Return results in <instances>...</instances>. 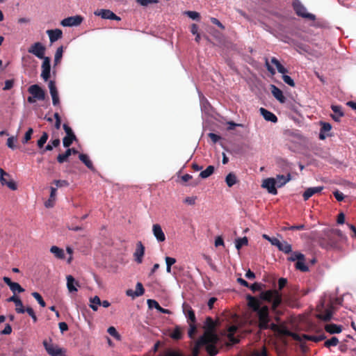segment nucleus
<instances>
[{"label": "nucleus", "mask_w": 356, "mask_h": 356, "mask_svg": "<svg viewBox=\"0 0 356 356\" xmlns=\"http://www.w3.org/2000/svg\"><path fill=\"white\" fill-rule=\"evenodd\" d=\"M346 241V236L340 229H327L323 232L318 243L321 248L327 250H340Z\"/></svg>", "instance_id": "f257e3e1"}, {"label": "nucleus", "mask_w": 356, "mask_h": 356, "mask_svg": "<svg viewBox=\"0 0 356 356\" xmlns=\"http://www.w3.org/2000/svg\"><path fill=\"white\" fill-rule=\"evenodd\" d=\"M49 135L47 132H43L41 137L37 142V145L39 148H42L48 140Z\"/></svg>", "instance_id": "8fccbe9b"}, {"label": "nucleus", "mask_w": 356, "mask_h": 356, "mask_svg": "<svg viewBox=\"0 0 356 356\" xmlns=\"http://www.w3.org/2000/svg\"><path fill=\"white\" fill-rule=\"evenodd\" d=\"M277 334L282 336L291 337L295 341L301 342V337L300 334L293 332L286 327L280 326Z\"/></svg>", "instance_id": "6ab92c4d"}, {"label": "nucleus", "mask_w": 356, "mask_h": 356, "mask_svg": "<svg viewBox=\"0 0 356 356\" xmlns=\"http://www.w3.org/2000/svg\"><path fill=\"white\" fill-rule=\"evenodd\" d=\"M339 339L336 337H332L331 339L327 340L324 343V346L326 348H330L331 346H336L339 343Z\"/></svg>", "instance_id": "09e8293b"}, {"label": "nucleus", "mask_w": 356, "mask_h": 356, "mask_svg": "<svg viewBox=\"0 0 356 356\" xmlns=\"http://www.w3.org/2000/svg\"><path fill=\"white\" fill-rule=\"evenodd\" d=\"M295 267L296 269L300 270L301 272L309 271V267L305 264V259L302 260H297V262L295 264Z\"/></svg>", "instance_id": "a19ab883"}, {"label": "nucleus", "mask_w": 356, "mask_h": 356, "mask_svg": "<svg viewBox=\"0 0 356 356\" xmlns=\"http://www.w3.org/2000/svg\"><path fill=\"white\" fill-rule=\"evenodd\" d=\"M170 337L175 340H179L182 337V332L179 326H176L174 330L170 333Z\"/></svg>", "instance_id": "c03bdc74"}, {"label": "nucleus", "mask_w": 356, "mask_h": 356, "mask_svg": "<svg viewBox=\"0 0 356 356\" xmlns=\"http://www.w3.org/2000/svg\"><path fill=\"white\" fill-rule=\"evenodd\" d=\"M152 232L154 236L156 237V240L159 242H163L165 241V236L164 232L162 230V228L160 225L154 224L152 227Z\"/></svg>", "instance_id": "aec40b11"}, {"label": "nucleus", "mask_w": 356, "mask_h": 356, "mask_svg": "<svg viewBox=\"0 0 356 356\" xmlns=\"http://www.w3.org/2000/svg\"><path fill=\"white\" fill-rule=\"evenodd\" d=\"M208 342H209V341L206 340L204 342L200 343V337L199 339L196 341V343L193 348L192 356H198L200 348L202 347L203 345L207 343Z\"/></svg>", "instance_id": "58836bf2"}, {"label": "nucleus", "mask_w": 356, "mask_h": 356, "mask_svg": "<svg viewBox=\"0 0 356 356\" xmlns=\"http://www.w3.org/2000/svg\"><path fill=\"white\" fill-rule=\"evenodd\" d=\"M278 250L285 254H289L292 252V246L286 241L281 242V244L278 247Z\"/></svg>", "instance_id": "4c0bfd02"}, {"label": "nucleus", "mask_w": 356, "mask_h": 356, "mask_svg": "<svg viewBox=\"0 0 356 356\" xmlns=\"http://www.w3.org/2000/svg\"><path fill=\"white\" fill-rule=\"evenodd\" d=\"M15 312L17 314H24L25 312V308L23 305V302L20 298L19 300L15 303Z\"/></svg>", "instance_id": "3c124183"}, {"label": "nucleus", "mask_w": 356, "mask_h": 356, "mask_svg": "<svg viewBox=\"0 0 356 356\" xmlns=\"http://www.w3.org/2000/svg\"><path fill=\"white\" fill-rule=\"evenodd\" d=\"M264 285L261 283L255 282L251 285H250L249 288L253 291L256 292L257 291H261L262 289V286Z\"/></svg>", "instance_id": "680f3d73"}, {"label": "nucleus", "mask_w": 356, "mask_h": 356, "mask_svg": "<svg viewBox=\"0 0 356 356\" xmlns=\"http://www.w3.org/2000/svg\"><path fill=\"white\" fill-rule=\"evenodd\" d=\"M31 295L38 301V302L41 307H44L46 306L44 300H43L42 296L39 293L33 292Z\"/></svg>", "instance_id": "603ef678"}, {"label": "nucleus", "mask_w": 356, "mask_h": 356, "mask_svg": "<svg viewBox=\"0 0 356 356\" xmlns=\"http://www.w3.org/2000/svg\"><path fill=\"white\" fill-rule=\"evenodd\" d=\"M54 117L56 120L54 127L56 129H59L61 125V119L58 113H55Z\"/></svg>", "instance_id": "e2e57ef3"}, {"label": "nucleus", "mask_w": 356, "mask_h": 356, "mask_svg": "<svg viewBox=\"0 0 356 356\" xmlns=\"http://www.w3.org/2000/svg\"><path fill=\"white\" fill-rule=\"evenodd\" d=\"M63 47L61 46L57 49L55 56H54V65H55L60 63L61 58L63 57Z\"/></svg>", "instance_id": "de8ad7c7"}, {"label": "nucleus", "mask_w": 356, "mask_h": 356, "mask_svg": "<svg viewBox=\"0 0 356 356\" xmlns=\"http://www.w3.org/2000/svg\"><path fill=\"white\" fill-rule=\"evenodd\" d=\"M332 309L333 307L331 305L329 308L325 309L323 312L318 314L316 318L325 322L330 321L333 315Z\"/></svg>", "instance_id": "5701e85b"}, {"label": "nucleus", "mask_w": 356, "mask_h": 356, "mask_svg": "<svg viewBox=\"0 0 356 356\" xmlns=\"http://www.w3.org/2000/svg\"><path fill=\"white\" fill-rule=\"evenodd\" d=\"M10 178V175L0 168V182L2 185L7 186L10 189L15 191L17 188L16 183Z\"/></svg>", "instance_id": "423d86ee"}, {"label": "nucleus", "mask_w": 356, "mask_h": 356, "mask_svg": "<svg viewBox=\"0 0 356 356\" xmlns=\"http://www.w3.org/2000/svg\"><path fill=\"white\" fill-rule=\"evenodd\" d=\"M248 244V239L246 236L238 238L235 241L236 248L239 250L243 246Z\"/></svg>", "instance_id": "37998d69"}, {"label": "nucleus", "mask_w": 356, "mask_h": 356, "mask_svg": "<svg viewBox=\"0 0 356 356\" xmlns=\"http://www.w3.org/2000/svg\"><path fill=\"white\" fill-rule=\"evenodd\" d=\"M275 179L276 180V186L282 187L291 179V175L288 174L287 176L277 175Z\"/></svg>", "instance_id": "473e14b6"}, {"label": "nucleus", "mask_w": 356, "mask_h": 356, "mask_svg": "<svg viewBox=\"0 0 356 356\" xmlns=\"http://www.w3.org/2000/svg\"><path fill=\"white\" fill-rule=\"evenodd\" d=\"M238 330V327L236 325H231L227 329V338L228 340L232 343L236 344L238 343L239 339L236 337H235L234 334Z\"/></svg>", "instance_id": "393cba45"}, {"label": "nucleus", "mask_w": 356, "mask_h": 356, "mask_svg": "<svg viewBox=\"0 0 356 356\" xmlns=\"http://www.w3.org/2000/svg\"><path fill=\"white\" fill-rule=\"evenodd\" d=\"M282 79L284 81V83H286L289 86H290L291 87H294L295 86L294 81L291 79V76L286 75V74L282 75Z\"/></svg>", "instance_id": "13d9d810"}, {"label": "nucleus", "mask_w": 356, "mask_h": 356, "mask_svg": "<svg viewBox=\"0 0 356 356\" xmlns=\"http://www.w3.org/2000/svg\"><path fill=\"white\" fill-rule=\"evenodd\" d=\"M78 153V151L74 148H68L65 153L60 154L57 156V161L59 163H63L64 162L67 161L69 156L72 154H76Z\"/></svg>", "instance_id": "b1692460"}, {"label": "nucleus", "mask_w": 356, "mask_h": 356, "mask_svg": "<svg viewBox=\"0 0 356 356\" xmlns=\"http://www.w3.org/2000/svg\"><path fill=\"white\" fill-rule=\"evenodd\" d=\"M321 132L319 134V138H320V139L323 140V139L325 138V136H324L323 133L330 131L332 129V126L328 122H321Z\"/></svg>", "instance_id": "ea45409f"}, {"label": "nucleus", "mask_w": 356, "mask_h": 356, "mask_svg": "<svg viewBox=\"0 0 356 356\" xmlns=\"http://www.w3.org/2000/svg\"><path fill=\"white\" fill-rule=\"evenodd\" d=\"M144 293L145 289L143 284L140 282H138L136 284V291H133L132 289H128L126 291L127 296L132 297L133 298L141 296L144 294Z\"/></svg>", "instance_id": "a211bd4d"}, {"label": "nucleus", "mask_w": 356, "mask_h": 356, "mask_svg": "<svg viewBox=\"0 0 356 356\" xmlns=\"http://www.w3.org/2000/svg\"><path fill=\"white\" fill-rule=\"evenodd\" d=\"M216 323L211 317H207L204 324V333L200 337V343L204 342L206 340L211 342H217L218 341V336L214 332Z\"/></svg>", "instance_id": "20e7f679"}, {"label": "nucleus", "mask_w": 356, "mask_h": 356, "mask_svg": "<svg viewBox=\"0 0 356 356\" xmlns=\"http://www.w3.org/2000/svg\"><path fill=\"white\" fill-rule=\"evenodd\" d=\"M50 252L54 254L57 259H63L65 258L64 250L56 245L51 247Z\"/></svg>", "instance_id": "f704fd0d"}, {"label": "nucleus", "mask_w": 356, "mask_h": 356, "mask_svg": "<svg viewBox=\"0 0 356 356\" xmlns=\"http://www.w3.org/2000/svg\"><path fill=\"white\" fill-rule=\"evenodd\" d=\"M214 170L215 168L213 165H209L204 170H202L200 173L199 176L202 179H207L214 172Z\"/></svg>", "instance_id": "e433bc0d"}, {"label": "nucleus", "mask_w": 356, "mask_h": 356, "mask_svg": "<svg viewBox=\"0 0 356 356\" xmlns=\"http://www.w3.org/2000/svg\"><path fill=\"white\" fill-rule=\"evenodd\" d=\"M51 59L49 57H45L43 59L42 64V73L41 77L46 81L50 77L51 72Z\"/></svg>", "instance_id": "f8f14e48"}, {"label": "nucleus", "mask_w": 356, "mask_h": 356, "mask_svg": "<svg viewBox=\"0 0 356 356\" xmlns=\"http://www.w3.org/2000/svg\"><path fill=\"white\" fill-rule=\"evenodd\" d=\"M216 343L217 342L209 341L207 343L203 345V346H205L206 350L210 356H215L218 352L215 346Z\"/></svg>", "instance_id": "72a5a7b5"}, {"label": "nucleus", "mask_w": 356, "mask_h": 356, "mask_svg": "<svg viewBox=\"0 0 356 356\" xmlns=\"http://www.w3.org/2000/svg\"><path fill=\"white\" fill-rule=\"evenodd\" d=\"M325 330L331 334H339L342 332V326L334 323L326 324Z\"/></svg>", "instance_id": "cd10ccee"}, {"label": "nucleus", "mask_w": 356, "mask_h": 356, "mask_svg": "<svg viewBox=\"0 0 356 356\" xmlns=\"http://www.w3.org/2000/svg\"><path fill=\"white\" fill-rule=\"evenodd\" d=\"M291 256L288 257V260L290 261L305 259V255L299 252H291Z\"/></svg>", "instance_id": "a18cd8bd"}, {"label": "nucleus", "mask_w": 356, "mask_h": 356, "mask_svg": "<svg viewBox=\"0 0 356 356\" xmlns=\"http://www.w3.org/2000/svg\"><path fill=\"white\" fill-rule=\"evenodd\" d=\"M43 346L49 355L51 356H62L63 355V350L58 347L57 346H54L52 343H48L46 340L43 341Z\"/></svg>", "instance_id": "9d476101"}, {"label": "nucleus", "mask_w": 356, "mask_h": 356, "mask_svg": "<svg viewBox=\"0 0 356 356\" xmlns=\"http://www.w3.org/2000/svg\"><path fill=\"white\" fill-rule=\"evenodd\" d=\"M90 302L92 303L90 307L93 311H97L98 309V305H101L102 301L100 298L95 296L94 298H90Z\"/></svg>", "instance_id": "49530a36"}, {"label": "nucleus", "mask_w": 356, "mask_h": 356, "mask_svg": "<svg viewBox=\"0 0 356 356\" xmlns=\"http://www.w3.org/2000/svg\"><path fill=\"white\" fill-rule=\"evenodd\" d=\"M331 108L334 112V114L331 115L332 119L337 122L339 121V119L344 115L342 111V107L338 105H332Z\"/></svg>", "instance_id": "c756f323"}, {"label": "nucleus", "mask_w": 356, "mask_h": 356, "mask_svg": "<svg viewBox=\"0 0 356 356\" xmlns=\"http://www.w3.org/2000/svg\"><path fill=\"white\" fill-rule=\"evenodd\" d=\"M333 195H334V197L337 199V200L339 202H341L344 199L343 194L339 191H334Z\"/></svg>", "instance_id": "338daca9"}, {"label": "nucleus", "mask_w": 356, "mask_h": 356, "mask_svg": "<svg viewBox=\"0 0 356 356\" xmlns=\"http://www.w3.org/2000/svg\"><path fill=\"white\" fill-rule=\"evenodd\" d=\"M3 280L10 287V289L14 294L16 293H22L25 291L19 283L12 282V280L8 277H4Z\"/></svg>", "instance_id": "f3484780"}, {"label": "nucleus", "mask_w": 356, "mask_h": 356, "mask_svg": "<svg viewBox=\"0 0 356 356\" xmlns=\"http://www.w3.org/2000/svg\"><path fill=\"white\" fill-rule=\"evenodd\" d=\"M45 47L39 42L34 43L29 49V52L33 54L38 58L44 59Z\"/></svg>", "instance_id": "1a4fd4ad"}, {"label": "nucleus", "mask_w": 356, "mask_h": 356, "mask_svg": "<svg viewBox=\"0 0 356 356\" xmlns=\"http://www.w3.org/2000/svg\"><path fill=\"white\" fill-rule=\"evenodd\" d=\"M56 191L57 188L54 187L50 188V195L48 199L44 203V205L47 208H51L54 206V202L56 201Z\"/></svg>", "instance_id": "c85d7f7f"}, {"label": "nucleus", "mask_w": 356, "mask_h": 356, "mask_svg": "<svg viewBox=\"0 0 356 356\" xmlns=\"http://www.w3.org/2000/svg\"><path fill=\"white\" fill-rule=\"evenodd\" d=\"M186 317L188 318L190 323H195L196 318L195 315L194 311L191 307H189L188 310L187 311V314H186Z\"/></svg>", "instance_id": "864d4df0"}, {"label": "nucleus", "mask_w": 356, "mask_h": 356, "mask_svg": "<svg viewBox=\"0 0 356 356\" xmlns=\"http://www.w3.org/2000/svg\"><path fill=\"white\" fill-rule=\"evenodd\" d=\"M145 246L141 241H138L136 243L135 252L134 253V260L137 264H141L143 262V257L145 254Z\"/></svg>", "instance_id": "4468645a"}, {"label": "nucleus", "mask_w": 356, "mask_h": 356, "mask_svg": "<svg viewBox=\"0 0 356 356\" xmlns=\"http://www.w3.org/2000/svg\"><path fill=\"white\" fill-rule=\"evenodd\" d=\"M147 305L149 308H155L162 314H170V311L168 309L161 307L159 302L155 300H147Z\"/></svg>", "instance_id": "7c9ffc66"}, {"label": "nucleus", "mask_w": 356, "mask_h": 356, "mask_svg": "<svg viewBox=\"0 0 356 356\" xmlns=\"http://www.w3.org/2000/svg\"><path fill=\"white\" fill-rule=\"evenodd\" d=\"M323 186H316L307 188L302 194L304 200L306 201L309 200L314 194L321 193L323 191Z\"/></svg>", "instance_id": "412c9836"}, {"label": "nucleus", "mask_w": 356, "mask_h": 356, "mask_svg": "<svg viewBox=\"0 0 356 356\" xmlns=\"http://www.w3.org/2000/svg\"><path fill=\"white\" fill-rule=\"evenodd\" d=\"M79 158L90 170L95 171L92 162L90 160L88 155L85 154H80Z\"/></svg>", "instance_id": "c9c22d12"}, {"label": "nucleus", "mask_w": 356, "mask_h": 356, "mask_svg": "<svg viewBox=\"0 0 356 356\" xmlns=\"http://www.w3.org/2000/svg\"><path fill=\"white\" fill-rule=\"evenodd\" d=\"M248 305L254 312L257 313L260 330H267L269 328L270 321L269 316V309L268 306L261 307V302L257 298L250 295L247 296Z\"/></svg>", "instance_id": "f03ea898"}, {"label": "nucleus", "mask_w": 356, "mask_h": 356, "mask_svg": "<svg viewBox=\"0 0 356 356\" xmlns=\"http://www.w3.org/2000/svg\"><path fill=\"white\" fill-rule=\"evenodd\" d=\"M79 286V282L75 281L74 278L72 275L67 276V286L70 292L77 291V289L75 286Z\"/></svg>", "instance_id": "2f4dec72"}, {"label": "nucleus", "mask_w": 356, "mask_h": 356, "mask_svg": "<svg viewBox=\"0 0 356 356\" xmlns=\"http://www.w3.org/2000/svg\"><path fill=\"white\" fill-rule=\"evenodd\" d=\"M33 133V129L32 128H29L26 132L24 137L22 140V143L24 144L27 143L31 138V136Z\"/></svg>", "instance_id": "4d7b16f0"}, {"label": "nucleus", "mask_w": 356, "mask_h": 356, "mask_svg": "<svg viewBox=\"0 0 356 356\" xmlns=\"http://www.w3.org/2000/svg\"><path fill=\"white\" fill-rule=\"evenodd\" d=\"M236 181H237L236 177V175H235L234 173H232V172H229V173L226 176L225 181H226L227 185L229 187H232V186H233L236 183Z\"/></svg>", "instance_id": "79ce46f5"}, {"label": "nucleus", "mask_w": 356, "mask_h": 356, "mask_svg": "<svg viewBox=\"0 0 356 356\" xmlns=\"http://www.w3.org/2000/svg\"><path fill=\"white\" fill-rule=\"evenodd\" d=\"M83 19V17L80 15L68 17L67 18L63 19L60 22V24L63 26H78L81 24Z\"/></svg>", "instance_id": "9b49d317"}, {"label": "nucleus", "mask_w": 356, "mask_h": 356, "mask_svg": "<svg viewBox=\"0 0 356 356\" xmlns=\"http://www.w3.org/2000/svg\"><path fill=\"white\" fill-rule=\"evenodd\" d=\"M259 298L261 300L272 303L273 310L277 308L282 303V296L277 290H267L261 291Z\"/></svg>", "instance_id": "7ed1b4c3"}, {"label": "nucleus", "mask_w": 356, "mask_h": 356, "mask_svg": "<svg viewBox=\"0 0 356 356\" xmlns=\"http://www.w3.org/2000/svg\"><path fill=\"white\" fill-rule=\"evenodd\" d=\"M185 13L192 19L199 21L200 19V13L196 11H186Z\"/></svg>", "instance_id": "5fc2aeb1"}, {"label": "nucleus", "mask_w": 356, "mask_h": 356, "mask_svg": "<svg viewBox=\"0 0 356 356\" xmlns=\"http://www.w3.org/2000/svg\"><path fill=\"white\" fill-rule=\"evenodd\" d=\"M260 113L266 121H269V122H277V118L273 113H272L264 108H260Z\"/></svg>", "instance_id": "bb28decb"}, {"label": "nucleus", "mask_w": 356, "mask_h": 356, "mask_svg": "<svg viewBox=\"0 0 356 356\" xmlns=\"http://www.w3.org/2000/svg\"><path fill=\"white\" fill-rule=\"evenodd\" d=\"M261 186L267 189L268 192L273 195L277 194L276 189V180L274 178H267L264 180Z\"/></svg>", "instance_id": "2eb2a0df"}, {"label": "nucleus", "mask_w": 356, "mask_h": 356, "mask_svg": "<svg viewBox=\"0 0 356 356\" xmlns=\"http://www.w3.org/2000/svg\"><path fill=\"white\" fill-rule=\"evenodd\" d=\"M107 332L110 335H111L114 338L120 339V335L119 334V333L117 332L116 329L114 327H109L107 330Z\"/></svg>", "instance_id": "6e6d98bb"}, {"label": "nucleus", "mask_w": 356, "mask_h": 356, "mask_svg": "<svg viewBox=\"0 0 356 356\" xmlns=\"http://www.w3.org/2000/svg\"><path fill=\"white\" fill-rule=\"evenodd\" d=\"M49 88L51 96L52 97V104L54 106H59L60 105V99L58 96V92L56 86V83L54 81H50L49 82Z\"/></svg>", "instance_id": "dca6fc26"}, {"label": "nucleus", "mask_w": 356, "mask_h": 356, "mask_svg": "<svg viewBox=\"0 0 356 356\" xmlns=\"http://www.w3.org/2000/svg\"><path fill=\"white\" fill-rule=\"evenodd\" d=\"M137 3L143 6H147L149 3H156L158 0H136Z\"/></svg>", "instance_id": "0e129e2a"}, {"label": "nucleus", "mask_w": 356, "mask_h": 356, "mask_svg": "<svg viewBox=\"0 0 356 356\" xmlns=\"http://www.w3.org/2000/svg\"><path fill=\"white\" fill-rule=\"evenodd\" d=\"M14 85V81L13 79L6 80L5 81V86L3 88V90H10Z\"/></svg>", "instance_id": "69168bd1"}, {"label": "nucleus", "mask_w": 356, "mask_h": 356, "mask_svg": "<svg viewBox=\"0 0 356 356\" xmlns=\"http://www.w3.org/2000/svg\"><path fill=\"white\" fill-rule=\"evenodd\" d=\"M293 8L296 13V14L301 17L308 19L309 20H315L316 17L314 15L309 13L307 12L306 8L303 6V4L299 0H293Z\"/></svg>", "instance_id": "39448f33"}, {"label": "nucleus", "mask_w": 356, "mask_h": 356, "mask_svg": "<svg viewBox=\"0 0 356 356\" xmlns=\"http://www.w3.org/2000/svg\"><path fill=\"white\" fill-rule=\"evenodd\" d=\"M28 92L37 100H44L45 99L44 90L37 84L31 86L28 89Z\"/></svg>", "instance_id": "6e6552de"}, {"label": "nucleus", "mask_w": 356, "mask_h": 356, "mask_svg": "<svg viewBox=\"0 0 356 356\" xmlns=\"http://www.w3.org/2000/svg\"><path fill=\"white\" fill-rule=\"evenodd\" d=\"M63 127L66 133V136L63 139V145L65 147H69L76 138L72 129L67 124H64Z\"/></svg>", "instance_id": "0eeeda50"}, {"label": "nucleus", "mask_w": 356, "mask_h": 356, "mask_svg": "<svg viewBox=\"0 0 356 356\" xmlns=\"http://www.w3.org/2000/svg\"><path fill=\"white\" fill-rule=\"evenodd\" d=\"M271 92L275 98L277 99L280 102H285L286 98L284 96L282 91L277 86L271 85Z\"/></svg>", "instance_id": "a878e982"}, {"label": "nucleus", "mask_w": 356, "mask_h": 356, "mask_svg": "<svg viewBox=\"0 0 356 356\" xmlns=\"http://www.w3.org/2000/svg\"><path fill=\"white\" fill-rule=\"evenodd\" d=\"M95 15L100 16L102 19L120 21L121 19L110 10L100 9L95 12Z\"/></svg>", "instance_id": "ddd939ff"}, {"label": "nucleus", "mask_w": 356, "mask_h": 356, "mask_svg": "<svg viewBox=\"0 0 356 356\" xmlns=\"http://www.w3.org/2000/svg\"><path fill=\"white\" fill-rule=\"evenodd\" d=\"M195 323H190V329L188 330V337L190 338H193L196 331H197V327H196V325L195 324Z\"/></svg>", "instance_id": "bf43d9fd"}, {"label": "nucleus", "mask_w": 356, "mask_h": 356, "mask_svg": "<svg viewBox=\"0 0 356 356\" xmlns=\"http://www.w3.org/2000/svg\"><path fill=\"white\" fill-rule=\"evenodd\" d=\"M53 183L56 186V188L69 186V183L66 180H54Z\"/></svg>", "instance_id": "052dcab7"}, {"label": "nucleus", "mask_w": 356, "mask_h": 356, "mask_svg": "<svg viewBox=\"0 0 356 356\" xmlns=\"http://www.w3.org/2000/svg\"><path fill=\"white\" fill-rule=\"evenodd\" d=\"M47 33L49 35L51 43L55 42L63 36V31L58 29L47 30Z\"/></svg>", "instance_id": "4be33fe9"}, {"label": "nucleus", "mask_w": 356, "mask_h": 356, "mask_svg": "<svg viewBox=\"0 0 356 356\" xmlns=\"http://www.w3.org/2000/svg\"><path fill=\"white\" fill-rule=\"evenodd\" d=\"M164 356H183L181 353H180L179 351L176 350H168Z\"/></svg>", "instance_id": "774afa93"}]
</instances>
